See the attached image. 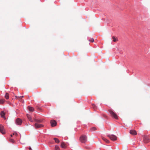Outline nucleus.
Segmentation results:
<instances>
[{"label": "nucleus", "instance_id": "f257e3e1", "mask_svg": "<svg viewBox=\"0 0 150 150\" xmlns=\"http://www.w3.org/2000/svg\"><path fill=\"white\" fill-rule=\"evenodd\" d=\"M109 112L112 117L116 119H117L118 117L117 115L112 110H109Z\"/></svg>", "mask_w": 150, "mask_h": 150}, {"label": "nucleus", "instance_id": "f03ea898", "mask_svg": "<svg viewBox=\"0 0 150 150\" xmlns=\"http://www.w3.org/2000/svg\"><path fill=\"white\" fill-rule=\"evenodd\" d=\"M80 139L81 142L85 143L87 141L86 137L84 135H83L81 137Z\"/></svg>", "mask_w": 150, "mask_h": 150}, {"label": "nucleus", "instance_id": "7ed1b4c3", "mask_svg": "<svg viewBox=\"0 0 150 150\" xmlns=\"http://www.w3.org/2000/svg\"><path fill=\"white\" fill-rule=\"evenodd\" d=\"M108 136L112 141L115 140L117 139L116 136L113 134H109L108 135Z\"/></svg>", "mask_w": 150, "mask_h": 150}, {"label": "nucleus", "instance_id": "20e7f679", "mask_svg": "<svg viewBox=\"0 0 150 150\" xmlns=\"http://www.w3.org/2000/svg\"><path fill=\"white\" fill-rule=\"evenodd\" d=\"M0 132L3 134H4L5 133V131L4 127L1 125H0Z\"/></svg>", "mask_w": 150, "mask_h": 150}, {"label": "nucleus", "instance_id": "39448f33", "mask_svg": "<svg viewBox=\"0 0 150 150\" xmlns=\"http://www.w3.org/2000/svg\"><path fill=\"white\" fill-rule=\"evenodd\" d=\"M22 122V120L19 118H18L16 120V124L18 125H21V124Z\"/></svg>", "mask_w": 150, "mask_h": 150}, {"label": "nucleus", "instance_id": "423d86ee", "mask_svg": "<svg viewBox=\"0 0 150 150\" xmlns=\"http://www.w3.org/2000/svg\"><path fill=\"white\" fill-rule=\"evenodd\" d=\"M35 126L36 128H39L43 127V125L42 124H40L38 123H36L35 124Z\"/></svg>", "mask_w": 150, "mask_h": 150}, {"label": "nucleus", "instance_id": "0eeeda50", "mask_svg": "<svg viewBox=\"0 0 150 150\" xmlns=\"http://www.w3.org/2000/svg\"><path fill=\"white\" fill-rule=\"evenodd\" d=\"M50 123L51 124V126L52 127L55 126L57 124L56 122L54 120H52L51 121Z\"/></svg>", "mask_w": 150, "mask_h": 150}, {"label": "nucleus", "instance_id": "6e6552de", "mask_svg": "<svg viewBox=\"0 0 150 150\" xmlns=\"http://www.w3.org/2000/svg\"><path fill=\"white\" fill-rule=\"evenodd\" d=\"M61 146L62 148L65 149L66 148V146L64 142H62L61 144Z\"/></svg>", "mask_w": 150, "mask_h": 150}, {"label": "nucleus", "instance_id": "1a4fd4ad", "mask_svg": "<svg viewBox=\"0 0 150 150\" xmlns=\"http://www.w3.org/2000/svg\"><path fill=\"white\" fill-rule=\"evenodd\" d=\"M129 132L131 134L134 135H136L137 134L136 131L134 130H131Z\"/></svg>", "mask_w": 150, "mask_h": 150}, {"label": "nucleus", "instance_id": "9d476101", "mask_svg": "<svg viewBox=\"0 0 150 150\" xmlns=\"http://www.w3.org/2000/svg\"><path fill=\"white\" fill-rule=\"evenodd\" d=\"M35 122H37L41 123L42 122L43 120L42 119H35Z\"/></svg>", "mask_w": 150, "mask_h": 150}, {"label": "nucleus", "instance_id": "9b49d317", "mask_svg": "<svg viewBox=\"0 0 150 150\" xmlns=\"http://www.w3.org/2000/svg\"><path fill=\"white\" fill-rule=\"evenodd\" d=\"M28 109L30 111H33L34 110V108L32 107H28Z\"/></svg>", "mask_w": 150, "mask_h": 150}, {"label": "nucleus", "instance_id": "f8f14e48", "mask_svg": "<svg viewBox=\"0 0 150 150\" xmlns=\"http://www.w3.org/2000/svg\"><path fill=\"white\" fill-rule=\"evenodd\" d=\"M5 97L6 99H8L9 98V94L8 93H6Z\"/></svg>", "mask_w": 150, "mask_h": 150}, {"label": "nucleus", "instance_id": "ddd939ff", "mask_svg": "<svg viewBox=\"0 0 150 150\" xmlns=\"http://www.w3.org/2000/svg\"><path fill=\"white\" fill-rule=\"evenodd\" d=\"M4 115H5L3 111H2L1 112V117H2L3 118H5V117L4 116Z\"/></svg>", "mask_w": 150, "mask_h": 150}, {"label": "nucleus", "instance_id": "4468645a", "mask_svg": "<svg viewBox=\"0 0 150 150\" xmlns=\"http://www.w3.org/2000/svg\"><path fill=\"white\" fill-rule=\"evenodd\" d=\"M103 139L107 143H109V141L105 138H103Z\"/></svg>", "mask_w": 150, "mask_h": 150}, {"label": "nucleus", "instance_id": "2eb2a0df", "mask_svg": "<svg viewBox=\"0 0 150 150\" xmlns=\"http://www.w3.org/2000/svg\"><path fill=\"white\" fill-rule=\"evenodd\" d=\"M54 139L57 143H59V140L57 138H55Z\"/></svg>", "mask_w": 150, "mask_h": 150}, {"label": "nucleus", "instance_id": "dca6fc26", "mask_svg": "<svg viewBox=\"0 0 150 150\" xmlns=\"http://www.w3.org/2000/svg\"><path fill=\"white\" fill-rule=\"evenodd\" d=\"M54 149L55 150H60L59 147L57 145H55Z\"/></svg>", "mask_w": 150, "mask_h": 150}, {"label": "nucleus", "instance_id": "f3484780", "mask_svg": "<svg viewBox=\"0 0 150 150\" xmlns=\"http://www.w3.org/2000/svg\"><path fill=\"white\" fill-rule=\"evenodd\" d=\"M96 130V128L95 127H93L91 129L90 131H93Z\"/></svg>", "mask_w": 150, "mask_h": 150}, {"label": "nucleus", "instance_id": "a211bd4d", "mask_svg": "<svg viewBox=\"0 0 150 150\" xmlns=\"http://www.w3.org/2000/svg\"><path fill=\"white\" fill-rule=\"evenodd\" d=\"M112 39H113V41L114 42H115L117 41L118 40L117 39H116L115 37L114 36L112 37Z\"/></svg>", "mask_w": 150, "mask_h": 150}, {"label": "nucleus", "instance_id": "6ab92c4d", "mask_svg": "<svg viewBox=\"0 0 150 150\" xmlns=\"http://www.w3.org/2000/svg\"><path fill=\"white\" fill-rule=\"evenodd\" d=\"M5 100L3 99H1L0 100V104H3Z\"/></svg>", "mask_w": 150, "mask_h": 150}, {"label": "nucleus", "instance_id": "aec40b11", "mask_svg": "<svg viewBox=\"0 0 150 150\" xmlns=\"http://www.w3.org/2000/svg\"><path fill=\"white\" fill-rule=\"evenodd\" d=\"M15 97H16V98L17 99L18 98H22L24 97V96H22L17 97L16 96H15Z\"/></svg>", "mask_w": 150, "mask_h": 150}, {"label": "nucleus", "instance_id": "412c9836", "mask_svg": "<svg viewBox=\"0 0 150 150\" xmlns=\"http://www.w3.org/2000/svg\"><path fill=\"white\" fill-rule=\"evenodd\" d=\"M89 41L91 42H93L94 41L93 39V38H91L89 40Z\"/></svg>", "mask_w": 150, "mask_h": 150}, {"label": "nucleus", "instance_id": "4be33fe9", "mask_svg": "<svg viewBox=\"0 0 150 150\" xmlns=\"http://www.w3.org/2000/svg\"><path fill=\"white\" fill-rule=\"evenodd\" d=\"M27 117L28 119L30 118H31V117L30 115H29L28 114H27Z\"/></svg>", "mask_w": 150, "mask_h": 150}, {"label": "nucleus", "instance_id": "5701e85b", "mask_svg": "<svg viewBox=\"0 0 150 150\" xmlns=\"http://www.w3.org/2000/svg\"><path fill=\"white\" fill-rule=\"evenodd\" d=\"M28 119L30 122H33V120L32 119L31 117Z\"/></svg>", "mask_w": 150, "mask_h": 150}, {"label": "nucleus", "instance_id": "b1692460", "mask_svg": "<svg viewBox=\"0 0 150 150\" xmlns=\"http://www.w3.org/2000/svg\"><path fill=\"white\" fill-rule=\"evenodd\" d=\"M13 135H17V133L16 132H14L13 134Z\"/></svg>", "mask_w": 150, "mask_h": 150}, {"label": "nucleus", "instance_id": "393cba45", "mask_svg": "<svg viewBox=\"0 0 150 150\" xmlns=\"http://www.w3.org/2000/svg\"><path fill=\"white\" fill-rule=\"evenodd\" d=\"M11 141L12 142H14V141H13V139H11Z\"/></svg>", "mask_w": 150, "mask_h": 150}, {"label": "nucleus", "instance_id": "a878e982", "mask_svg": "<svg viewBox=\"0 0 150 150\" xmlns=\"http://www.w3.org/2000/svg\"><path fill=\"white\" fill-rule=\"evenodd\" d=\"M29 149L30 150H32L31 148L30 147H29Z\"/></svg>", "mask_w": 150, "mask_h": 150}, {"label": "nucleus", "instance_id": "bb28decb", "mask_svg": "<svg viewBox=\"0 0 150 150\" xmlns=\"http://www.w3.org/2000/svg\"><path fill=\"white\" fill-rule=\"evenodd\" d=\"M92 106L93 107H94L95 106V105L94 104H93Z\"/></svg>", "mask_w": 150, "mask_h": 150}, {"label": "nucleus", "instance_id": "cd10ccee", "mask_svg": "<svg viewBox=\"0 0 150 150\" xmlns=\"http://www.w3.org/2000/svg\"><path fill=\"white\" fill-rule=\"evenodd\" d=\"M148 142V141H146H146H145V140H144V142H146H146Z\"/></svg>", "mask_w": 150, "mask_h": 150}, {"label": "nucleus", "instance_id": "c85d7f7f", "mask_svg": "<svg viewBox=\"0 0 150 150\" xmlns=\"http://www.w3.org/2000/svg\"><path fill=\"white\" fill-rule=\"evenodd\" d=\"M11 137H12V136H13V135H12V134H11Z\"/></svg>", "mask_w": 150, "mask_h": 150}]
</instances>
